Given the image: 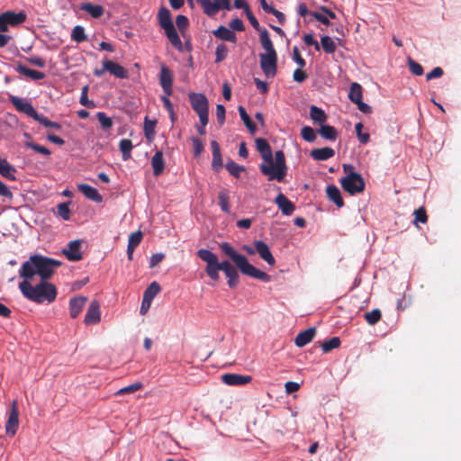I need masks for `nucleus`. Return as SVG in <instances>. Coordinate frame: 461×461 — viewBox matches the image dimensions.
Instances as JSON below:
<instances>
[{
	"label": "nucleus",
	"mask_w": 461,
	"mask_h": 461,
	"mask_svg": "<svg viewBox=\"0 0 461 461\" xmlns=\"http://www.w3.org/2000/svg\"><path fill=\"white\" fill-rule=\"evenodd\" d=\"M303 41L308 46H314L317 51L321 49L319 42L314 39L312 34H305L303 36Z\"/></svg>",
	"instance_id": "63"
},
{
	"label": "nucleus",
	"mask_w": 461,
	"mask_h": 461,
	"mask_svg": "<svg viewBox=\"0 0 461 461\" xmlns=\"http://www.w3.org/2000/svg\"><path fill=\"white\" fill-rule=\"evenodd\" d=\"M60 266L61 262L59 260L40 254L32 255L22 264L19 270L20 277L23 278L19 283L23 295L37 303L54 302L58 294L57 288L47 280Z\"/></svg>",
	"instance_id": "1"
},
{
	"label": "nucleus",
	"mask_w": 461,
	"mask_h": 461,
	"mask_svg": "<svg viewBox=\"0 0 461 461\" xmlns=\"http://www.w3.org/2000/svg\"><path fill=\"white\" fill-rule=\"evenodd\" d=\"M363 124L361 122H358L355 126V130L358 138V140L362 144H366L370 140V135L368 133H363L362 131Z\"/></svg>",
	"instance_id": "54"
},
{
	"label": "nucleus",
	"mask_w": 461,
	"mask_h": 461,
	"mask_svg": "<svg viewBox=\"0 0 461 461\" xmlns=\"http://www.w3.org/2000/svg\"><path fill=\"white\" fill-rule=\"evenodd\" d=\"M16 169L5 158H0V175L9 180H15Z\"/></svg>",
	"instance_id": "27"
},
{
	"label": "nucleus",
	"mask_w": 461,
	"mask_h": 461,
	"mask_svg": "<svg viewBox=\"0 0 461 461\" xmlns=\"http://www.w3.org/2000/svg\"><path fill=\"white\" fill-rule=\"evenodd\" d=\"M260 67L267 77H274L276 73V53H262L259 55Z\"/></svg>",
	"instance_id": "9"
},
{
	"label": "nucleus",
	"mask_w": 461,
	"mask_h": 461,
	"mask_svg": "<svg viewBox=\"0 0 461 461\" xmlns=\"http://www.w3.org/2000/svg\"><path fill=\"white\" fill-rule=\"evenodd\" d=\"M326 194H327L329 200L333 202L339 208H341L344 206V201L341 196L340 191L336 185H328L326 188Z\"/></svg>",
	"instance_id": "24"
},
{
	"label": "nucleus",
	"mask_w": 461,
	"mask_h": 461,
	"mask_svg": "<svg viewBox=\"0 0 461 461\" xmlns=\"http://www.w3.org/2000/svg\"><path fill=\"white\" fill-rule=\"evenodd\" d=\"M160 285L156 282H152L145 290L143 294V297L146 298V301H151L154 297L160 292Z\"/></svg>",
	"instance_id": "38"
},
{
	"label": "nucleus",
	"mask_w": 461,
	"mask_h": 461,
	"mask_svg": "<svg viewBox=\"0 0 461 461\" xmlns=\"http://www.w3.org/2000/svg\"><path fill=\"white\" fill-rule=\"evenodd\" d=\"M87 302V297L86 296H77L71 298L69 301V314L71 318H77Z\"/></svg>",
	"instance_id": "19"
},
{
	"label": "nucleus",
	"mask_w": 461,
	"mask_h": 461,
	"mask_svg": "<svg viewBox=\"0 0 461 461\" xmlns=\"http://www.w3.org/2000/svg\"><path fill=\"white\" fill-rule=\"evenodd\" d=\"M245 14H246L247 18L249 21L250 24L252 25V27L255 30H257L258 32L263 31V28L260 27L258 21L257 20V18L255 17V15L253 14V13L251 12L250 9L247 10V12Z\"/></svg>",
	"instance_id": "61"
},
{
	"label": "nucleus",
	"mask_w": 461,
	"mask_h": 461,
	"mask_svg": "<svg viewBox=\"0 0 461 461\" xmlns=\"http://www.w3.org/2000/svg\"><path fill=\"white\" fill-rule=\"evenodd\" d=\"M119 148L122 152V159L128 160L131 158V151L133 148L132 142L129 139H122L119 142Z\"/></svg>",
	"instance_id": "36"
},
{
	"label": "nucleus",
	"mask_w": 461,
	"mask_h": 461,
	"mask_svg": "<svg viewBox=\"0 0 461 461\" xmlns=\"http://www.w3.org/2000/svg\"><path fill=\"white\" fill-rule=\"evenodd\" d=\"M259 32V41L262 48L267 51V53H276L267 30L263 29V31Z\"/></svg>",
	"instance_id": "30"
},
{
	"label": "nucleus",
	"mask_w": 461,
	"mask_h": 461,
	"mask_svg": "<svg viewBox=\"0 0 461 461\" xmlns=\"http://www.w3.org/2000/svg\"><path fill=\"white\" fill-rule=\"evenodd\" d=\"M310 155L314 160L324 161L334 157L335 151L330 147H324L312 149Z\"/></svg>",
	"instance_id": "23"
},
{
	"label": "nucleus",
	"mask_w": 461,
	"mask_h": 461,
	"mask_svg": "<svg viewBox=\"0 0 461 461\" xmlns=\"http://www.w3.org/2000/svg\"><path fill=\"white\" fill-rule=\"evenodd\" d=\"M407 64L410 71L415 76H421L424 73V69L420 64L416 62L411 58H408Z\"/></svg>",
	"instance_id": "48"
},
{
	"label": "nucleus",
	"mask_w": 461,
	"mask_h": 461,
	"mask_svg": "<svg viewBox=\"0 0 461 461\" xmlns=\"http://www.w3.org/2000/svg\"><path fill=\"white\" fill-rule=\"evenodd\" d=\"M19 427V410L17 401H13L11 410L5 423V433L9 437H14Z\"/></svg>",
	"instance_id": "8"
},
{
	"label": "nucleus",
	"mask_w": 461,
	"mask_h": 461,
	"mask_svg": "<svg viewBox=\"0 0 461 461\" xmlns=\"http://www.w3.org/2000/svg\"><path fill=\"white\" fill-rule=\"evenodd\" d=\"M197 2L208 16H213L219 12V7H216L212 0H197Z\"/></svg>",
	"instance_id": "34"
},
{
	"label": "nucleus",
	"mask_w": 461,
	"mask_h": 461,
	"mask_svg": "<svg viewBox=\"0 0 461 461\" xmlns=\"http://www.w3.org/2000/svg\"><path fill=\"white\" fill-rule=\"evenodd\" d=\"M225 167L229 173L236 178H239L240 173L245 171V167L243 166H240L232 160L228 161L225 165Z\"/></svg>",
	"instance_id": "41"
},
{
	"label": "nucleus",
	"mask_w": 461,
	"mask_h": 461,
	"mask_svg": "<svg viewBox=\"0 0 461 461\" xmlns=\"http://www.w3.org/2000/svg\"><path fill=\"white\" fill-rule=\"evenodd\" d=\"M159 26L165 31V34L172 46L178 51L184 50L180 37L174 26L170 11L167 7H161L158 14Z\"/></svg>",
	"instance_id": "4"
},
{
	"label": "nucleus",
	"mask_w": 461,
	"mask_h": 461,
	"mask_svg": "<svg viewBox=\"0 0 461 461\" xmlns=\"http://www.w3.org/2000/svg\"><path fill=\"white\" fill-rule=\"evenodd\" d=\"M293 59L302 68L306 65L304 59L301 56L298 47L293 48Z\"/></svg>",
	"instance_id": "59"
},
{
	"label": "nucleus",
	"mask_w": 461,
	"mask_h": 461,
	"mask_svg": "<svg viewBox=\"0 0 461 461\" xmlns=\"http://www.w3.org/2000/svg\"><path fill=\"white\" fill-rule=\"evenodd\" d=\"M71 40L80 43L87 40V36L85 32V29L81 25H76L71 32Z\"/></svg>",
	"instance_id": "39"
},
{
	"label": "nucleus",
	"mask_w": 461,
	"mask_h": 461,
	"mask_svg": "<svg viewBox=\"0 0 461 461\" xmlns=\"http://www.w3.org/2000/svg\"><path fill=\"white\" fill-rule=\"evenodd\" d=\"M81 10L89 14L93 18H99L104 14V9L100 5L84 3L81 5Z\"/></svg>",
	"instance_id": "29"
},
{
	"label": "nucleus",
	"mask_w": 461,
	"mask_h": 461,
	"mask_svg": "<svg viewBox=\"0 0 461 461\" xmlns=\"http://www.w3.org/2000/svg\"><path fill=\"white\" fill-rule=\"evenodd\" d=\"M348 98L354 104L362 100V86L358 83L351 84Z\"/></svg>",
	"instance_id": "35"
},
{
	"label": "nucleus",
	"mask_w": 461,
	"mask_h": 461,
	"mask_svg": "<svg viewBox=\"0 0 461 461\" xmlns=\"http://www.w3.org/2000/svg\"><path fill=\"white\" fill-rule=\"evenodd\" d=\"M142 387H143L142 383L136 382L132 384H130L128 386L121 388L120 390H118L115 393V395H123V394L133 393L140 390Z\"/></svg>",
	"instance_id": "45"
},
{
	"label": "nucleus",
	"mask_w": 461,
	"mask_h": 461,
	"mask_svg": "<svg viewBox=\"0 0 461 461\" xmlns=\"http://www.w3.org/2000/svg\"><path fill=\"white\" fill-rule=\"evenodd\" d=\"M225 107L222 104L216 105V117L218 123L221 126L225 122Z\"/></svg>",
	"instance_id": "62"
},
{
	"label": "nucleus",
	"mask_w": 461,
	"mask_h": 461,
	"mask_svg": "<svg viewBox=\"0 0 461 461\" xmlns=\"http://www.w3.org/2000/svg\"><path fill=\"white\" fill-rule=\"evenodd\" d=\"M156 122V121H151L147 116L144 119V133L148 140H151L155 136Z\"/></svg>",
	"instance_id": "43"
},
{
	"label": "nucleus",
	"mask_w": 461,
	"mask_h": 461,
	"mask_svg": "<svg viewBox=\"0 0 461 461\" xmlns=\"http://www.w3.org/2000/svg\"><path fill=\"white\" fill-rule=\"evenodd\" d=\"M96 117L98 119V122H100L103 129L107 130L112 128L113 122V120L108 117L105 113L104 112H98L96 113Z\"/></svg>",
	"instance_id": "49"
},
{
	"label": "nucleus",
	"mask_w": 461,
	"mask_h": 461,
	"mask_svg": "<svg viewBox=\"0 0 461 461\" xmlns=\"http://www.w3.org/2000/svg\"><path fill=\"white\" fill-rule=\"evenodd\" d=\"M77 189L89 200L101 203L103 201L102 195L98 193V191L92 187L87 184H79L77 185Z\"/></svg>",
	"instance_id": "21"
},
{
	"label": "nucleus",
	"mask_w": 461,
	"mask_h": 461,
	"mask_svg": "<svg viewBox=\"0 0 461 461\" xmlns=\"http://www.w3.org/2000/svg\"><path fill=\"white\" fill-rule=\"evenodd\" d=\"M212 33L216 38L221 41H229L234 44L237 42V36L235 32L223 25L219 26L215 31L212 32Z\"/></svg>",
	"instance_id": "22"
},
{
	"label": "nucleus",
	"mask_w": 461,
	"mask_h": 461,
	"mask_svg": "<svg viewBox=\"0 0 461 461\" xmlns=\"http://www.w3.org/2000/svg\"><path fill=\"white\" fill-rule=\"evenodd\" d=\"M256 147L265 161L259 166L260 172L267 176L269 181L283 182L287 174L285 156L283 150L276 151L275 158H273L271 147L267 140L263 138L256 140Z\"/></svg>",
	"instance_id": "3"
},
{
	"label": "nucleus",
	"mask_w": 461,
	"mask_h": 461,
	"mask_svg": "<svg viewBox=\"0 0 461 461\" xmlns=\"http://www.w3.org/2000/svg\"><path fill=\"white\" fill-rule=\"evenodd\" d=\"M443 74H444L443 69L439 67H436L426 75V79L428 81H429L434 78H438V77H442Z\"/></svg>",
	"instance_id": "64"
},
{
	"label": "nucleus",
	"mask_w": 461,
	"mask_h": 461,
	"mask_svg": "<svg viewBox=\"0 0 461 461\" xmlns=\"http://www.w3.org/2000/svg\"><path fill=\"white\" fill-rule=\"evenodd\" d=\"M197 256L204 262H206L205 272L207 276L214 280L218 281L220 278L219 271H222V261L220 262L218 257L211 250L201 249L197 251Z\"/></svg>",
	"instance_id": "6"
},
{
	"label": "nucleus",
	"mask_w": 461,
	"mask_h": 461,
	"mask_svg": "<svg viewBox=\"0 0 461 461\" xmlns=\"http://www.w3.org/2000/svg\"><path fill=\"white\" fill-rule=\"evenodd\" d=\"M345 177L340 179V185L343 190L351 195L362 193L365 190V181L359 173L354 171V167L350 164L343 165Z\"/></svg>",
	"instance_id": "5"
},
{
	"label": "nucleus",
	"mask_w": 461,
	"mask_h": 461,
	"mask_svg": "<svg viewBox=\"0 0 461 461\" xmlns=\"http://www.w3.org/2000/svg\"><path fill=\"white\" fill-rule=\"evenodd\" d=\"M310 117L314 122H318L321 125H322L327 121V115L325 112L315 105H312L310 108Z\"/></svg>",
	"instance_id": "32"
},
{
	"label": "nucleus",
	"mask_w": 461,
	"mask_h": 461,
	"mask_svg": "<svg viewBox=\"0 0 461 461\" xmlns=\"http://www.w3.org/2000/svg\"><path fill=\"white\" fill-rule=\"evenodd\" d=\"M159 83L165 94L171 95L173 93V74L166 65L160 67Z\"/></svg>",
	"instance_id": "10"
},
{
	"label": "nucleus",
	"mask_w": 461,
	"mask_h": 461,
	"mask_svg": "<svg viewBox=\"0 0 461 461\" xmlns=\"http://www.w3.org/2000/svg\"><path fill=\"white\" fill-rule=\"evenodd\" d=\"M176 23L178 27L179 31L183 32L188 26L189 21L188 18L185 15L179 14L176 18Z\"/></svg>",
	"instance_id": "60"
},
{
	"label": "nucleus",
	"mask_w": 461,
	"mask_h": 461,
	"mask_svg": "<svg viewBox=\"0 0 461 461\" xmlns=\"http://www.w3.org/2000/svg\"><path fill=\"white\" fill-rule=\"evenodd\" d=\"M192 140V143H193V149H194V154L195 157H198L200 156V154L203 152V141L196 138V137H193L191 139Z\"/></svg>",
	"instance_id": "57"
},
{
	"label": "nucleus",
	"mask_w": 461,
	"mask_h": 461,
	"mask_svg": "<svg viewBox=\"0 0 461 461\" xmlns=\"http://www.w3.org/2000/svg\"><path fill=\"white\" fill-rule=\"evenodd\" d=\"M254 247L256 251L258 253L259 257L265 260L269 266H275L276 259L273 257L269 247L267 243L262 240H256L254 242Z\"/></svg>",
	"instance_id": "16"
},
{
	"label": "nucleus",
	"mask_w": 461,
	"mask_h": 461,
	"mask_svg": "<svg viewBox=\"0 0 461 461\" xmlns=\"http://www.w3.org/2000/svg\"><path fill=\"white\" fill-rule=\"evenodd\" d=\"M15 70L19 74L28 77L33 80H41L45 77V74L43 72L29 68L22 64H19Z\"/></svg>",
	"instance_id": "26"
},
{
	"label": "nucleus",
	"mask_w": 461,
	"mask_h": 461,
	"mask_svg": "<svg viewBox=\"0 0 461 461\" xmlns=\"http://www.w3.org/2000/svg\"><path fill=\"white\" fill-rule=\"evenodd\" d=\"M218 199L221 210L226 213H230L229 192L226 189L220 191L218 194Z\"/></svg>",
	"instance_id": "40"
},
{
	"label": "nucleus",
	"mask_w": 461,
	"mask_h": 461,
	"mask_svg": "<svg viewBox=\"0 0 461 461\" xmlns=\"http://www.w3.org/2000/svg\"><path fill=\"white\" fill-rule=\"evenodd\" d=\"M3 14L5 16L8 25H11V26H16V25L23 23V22H25L26 17H27L26 14L23 12H20V13L16 14V13L8 11V12L4 13Z\"/></svg>",
	"instance_id": "28"
},
{
	"label": "nucleus",
	"mask_w": 461,
	"mask_h": 461,
	"mask_svg": "<svg viewBox=\"0 0 461 461\" xmlns=\"http://www.w3.org/2000/svg\"><path fill=\"white\" fill-rule=\"evenodd\" d=\"M101 320V312H100V304L97 301H92L89 304L87 312L85 316V323L86 325L89 324H96Z\"/></svg>",
	"instance_id": "15"
},
{
	"label": "nucleus",
	"mask_w": 461,
	"mask_h": 461,
	"mask_svg": "<svg viewBox=\"0 0 461 461\" xmlns=\"http://www.w3.org/2000/svg\"><path fill=\"white\" fill-rule=\"evenodd\" d=\"M27 147H29L30 149H33L34 151L41 153L42 155H45V156H50L51 153L48 148L39 145V144H36V143H33V142L27 143Z\"/></svg>",
	"instance_id": "58"
},
{
	"label": "nucleus",
	"mask_w": 461,
	"mask_h": 461,
	"mask_svg": "<svg viewBox=\"0 0 461 461\" xmlns=\"http://www.w3.org/2000/svg\"><path fill=\"white\" fill-rule=\"evenodd\" d=\"M142 237V232L140 230L131 233V235L129 236L128 246L136 249L141 242Z\"/></svg>",
	"instance_id": "52"
},
{
	"label": "nucleus",
	"mask_w": 461,
	"mask_h": 461,
	"mask_svg": "<svg viewBox=\"0 0 461 461\" xmlns=\"http://www.w3.org/2000/svg\"><path fill=\"white\" fill-rule=\"evenodd\" d=\"M321 44L323 51L327 54H333L336 51V43L330 36H322L321 38Z\"/></svg>",
	"instance_id": "37"
},
{
	"label": "nucleus",
	"mask_w": 461,
	"mask_h": 461,
	"mask_svg": "<svg viewBox=\"0 0 461 461\" xmlns=\"http://www.w3.org/2000/svg\"><path fill=\"white\" fill-rule=\"evenodd\" d=\"M87 92H88V86H85L82 88V93L80 96V104L87 108H94L95 103L94 101H91L87 97Z\"/></svg>",
	"instance_id": "55"
},
{
	"label": "nucleus",
	"mask_w": 461,
	"mask_h": 461,
	"mask_svg": "<svg viewBox=\"0 0 461 461\" xmlns=\"http://www.w3.org/2000/svg\"><path fill=\"white\" fill-rule=\"evenodd\" d=\"M238 111L240 116V119L244 122L245 126L248 128L250 133H255L257 131V125L252 122L249 115L247 113L245 108L243 106H239Z\"/></svg>",
	"instance_id": "33"
},
{
	"label": "nucleus",
	"mask_w": 461,
	"mask_h": 461,
	"mask_svg": "<svg viewBox=\"0 0 461 461\" xmlns=\"http://www.w3.org/2000/svg\"><path fill=\"white\" fill-rule=\"evenodd\" d=\"M151 166L153 168V175L155 176H160L165 168V161L161 151H157L151 158Z\"/></svg>",
	"instance_id": "25"
},
{
	"label": "nucleus",
	"mask_w": 461,
	"mask_h": 461,
	"mask_svg": "<svg viewBox=\"0 0 461 461\" xmlns=\"http://www.w3.org/2000/svg\"><path fill=\"white\" fill-rule=\"evenodd\" d=\"M414 223L417 224L418 222L420 223H426L428 221V216L427 212L424 207H420L417 210L414 211Z\"/></svg>",
	"instance_id": "53"
},
{
	"label": "nucleus",
	"mask_w": 461,
	"mask_h": 461,
	"mask_svg": "<svg viewBox=\"0 0 461 461\" xmlns=\"http://www.w3.org/2000/svg\"><path fill=\"white\" fill-rule=\"evenodd\" d=\"M58 214L65 221L70 219V209L68 203H61L57 206Z\"/></svg>",
	"instance_id": "50"
},
{
	"label": "nucleus",
	"mask_w": 461,
	"mask_h": 461,
	"mask_svg": "<svg viewBox=\"0 0 461 461\" xmlns=\"http://www.w3.org/2000/svg\"><path fill=\"white\" fill-rule=\"evenodd\" d=\"M10 102L16 108L17 111L25 113L26 115L33 118L34 120L37 117V111L32 107V105L29 102L14 95L10 96Z\"/></svg>",
	"instance_id": "11"
},
{
	"label": "nucleus",
	"mask_w": 461,
	"mask_h": 461,
	"mask_svg": "<svg viewBox=\"0 0 461 461\" xmlns=\"http://www.w3.org/2000/svg\"><path fill=\"white\" fill-rule=\"evenodd\" d=\"M275 203L285 215L289 216L295 210L294 204L282 193L276 197Z\"/></svg>",
	"instance_id": "17"
},
{
	"label": "nucleus",
	"mask_w": 461,
	"mask_h": 461,
	"mask_svg": "<svg viewBox=\"0 0 461 461\" xmlns=\"http://www.w3.org/2000/svg\"><path fill=\"white\" fill-rule=\"evenodd\" d=\"M229 50L224 43H221L216 47L215 50V63L223 61L228 55Z\"/></svg>",
	"instance_id": "47"
},
{
	"label": "nucleus",
	"mask_w": 461,
	"mask_h": 461,
	"mask_svg": "<svg viewBox=\"0 0 461 461\" xmlns=\"http://www.w3.org/2000/svg\"><path fill=\"white\" fill-rule=\"evenodd\" d=\"M301 135L304 140L309 142H312L316 139L315 131L310 126H304L301 131Z\"/></svg>",
	"instance_id": "51"
},
{
	"label": "nucleus",
	"mask_w": 461,
	"mask_h": 461,
	"mask_svg": "<svg viewBox=\"0 0 461 461\" xmlns=\"http://www.w3.org/2000/svg\"><path fill=\"white\" fill-rule=\"evenodd\" d=\"M252 377L240 374L228 373L221 375V381L228 385H243L250 383Z\"/></svg>",
	"instance_id": "14"
},
{
	"label": "nucleus",
	"mask_w": 461,
	"mask_h": 461,
	"mask_svg": "<svg viewBox=\"0 0 461 461\" xmlns=\"http://www.w3.org/2000/svg\"><path fill=\"white\" fill-rule=\"evenodd\" d=\"M219 248L223 255L229 258L235 264L234 267L229 260H222V272L228 278V285L230 288H235L239 283V273L237 268L243 275L248 276L264 282L270 281L269 275L251 265L248 258L244 255L238 253L229 242L220 243Z\"/></svg>",
	"instance_id": "2"
},
{
	"label": "nucleus",
	"mask_w": 461,
	"mask_h": 461,
	"mask_svg": "<svg viewBox=\"0 0 461 461\" xmlns=\"http://www.w3.org/2000/svg\"><path fill=\"white\" fill-rule=\"evenodd\" d=\"M318 132L322 138H324L328 140L333 141V140H336V139L338 138L337 130L333 126H330L328 124L321 125Z\"/></svg>",
	"instance_id": "31"
},
{
	"label": "nucleus",
	"mask_w": 461,
	"mask_h": 461,
	"mask_svg": "<svg viewBox=\"0 0 461 461\" xmlns=\"http://www.w3.org/2000/svg\"><path fill=\"white\" fill-rule=\"evenodd\" d=\"M230 29L237 32H243L245 30L244 23L241 19L234 18L229 23Z\"/></svg>",
	"instance_id": "56"
},
{
	"label": "nucleus",
	"mask_w": 461,
	"mask_h": 461,
	"mask_svg": "<svg viewBox=\"0 0 461 461\" xmlns=\"http://www.w3.org/2000/svg\"><path fill=\"white\" fill-rule=\"evenodd\" d=\"M211 148L212 153V168L218 173L223 166L220 145L216 140H212Z\"/></svg>",
	"instance_id": "20"
},
{
	"label": "nucleus",
	"mask_w": 461,
	"mask_h": 461,
	"mask_svg": "<svg viewBox=\"0 0 461 461\" xmlns=\"http://www.w3.org/2000/svg\"><path fill=\"white\" fill-rule=\"evenodd\" d=\"M316 335V328L311 327L298 333L294 339V344L298 348H303L310 343Z\"/></svg>",
	"instance_id": "18"
},
{
	"label": "nucleus",
	"mask_w": 461,
	"mask_h": 461,
	"mask_svg": "<svg viewBox=\"0 0 461 461\" xmlns=\"http://www.w3.org/2000/svg\"><path fill=\"white\" fill-rule=\"evenodd\" d=\"M364 317L369 325H375L381 320L382 312L379 309H374L366 312Z\"/></svg>",
	"instance_id": "42"
},
{
	"label": "nucleus",
	"mask_w": 461,
	"mask_h": 461,
	"mask_svg": "<svg viewBox=\"0 0 461 461\" xmlns=\"http://www.w3.org/2000/svg\"><path fill=\"white\" fill-rule=\"evenodd\" d=\"M81 240H76L68 242V247L63 249V254L70 261H78L82 258Z\"/></svg>",
	"instance_id": "13"
},
{
	"label": "nucleus",
	"mask_w": 461,
	"mask_h": 461,
	"mask_svg": "<svg viewBox=\"0 0 461 461\" xmlns=\"http://www.w3.org/2000/svg\"><path fill=\"white\" fill-rule=\"evenodd\" d=\"M35 121H37L39 123L47 128H53L56 130H59L61 128V125L59 123L52 122L49 120L46 116L40 113H38L37 117L35 118Z\"/></svg>",
	"instance_id": "46"
},
{
	"label": "nucleus",
	"mask_w": 461,
	"mask_h": 461,
	"mask_svg": "<svg viewBox=\"0 0 461 461\" xmlns=\"http://www.w3.org/2000/svg\"><path fill=\"white\" fill-rule=\"evenodd\" d=\"M340 346V339L339 337H333L330 339L324 341L321 344L323 353H328L332 349L338 348Z\"/></svg>",
	"instance_id": "44"
},
{
	"label": "nucleus",
	"mask_w": 461,
	"mask_h": 461,
	"mask_svg": "<svg viewBox=\"0 0 461 461\" xmlns=\"http://www.w3.org/2000/svg\"><path fill=\"white\" fill-rule=\"evenodd\" d=\"M103 66L104 67V69L117 78L125 79L129 77L128 70L116 62L104 59L103 60Z\"/></svg>",
	"instance_id": "12"
},
{
	"label": "nucleus",
	"mask_w": 461,
	"mask_h": 461,
	"mask_svg": "<svg viewBox=\"0 0 461 461\" xmlns=\"http://www.w3.org/2000/svg\"><path fill=\"white\" fill-rule=\"evenodd\" d=\"M189 101L193 110L197 113L200 123H208L209 103L206 96L200 93L189 94Z\"/></svg>",
	"instance_id": "7"
}]
</instances>
